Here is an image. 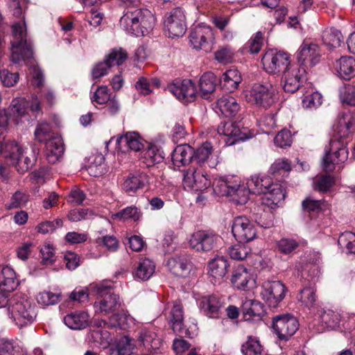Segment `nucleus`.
<instances>
[{
  "instance_id": "9b49d317",
  "label": "nucleus",
  "mask_w": 355,
  "mask_h": 355,
  "mask_svg": "<svg viewBox=\"0 0 355 355\" xmlns=\"http://www.w3.org/2000/svg\"><path fill=\"white\" fill-rule=\"evenodd\" d=\"M212 146L209 142H205L201 146L194 150L193 157L196 161V164L190 166L187 170L183 171L184 178H206L207 175L201 166L202 163L206 162L212 153Z\"/></svg>"
},
{
  "instance_id": "f257e3e1",
  "label": "nucleus",
  "mask_w": 355,
  "mask_h": 355,
  "mask_svg": "<svg viewBox=\"0 0 355 355\" xmlns=\"http://www.w3.org/2000/svg\"><path fill=\"white\" fill-rule=\"evenodd\" d=\"M220 192L230 197L236 205H245L250 193H263V204L273 208L285 198L282 185L277 179H240L232 182L227 179H218Z\"/></svg>"
},
{
  "instance_id": "58836bf2",
  "label": "nucleus",
  "mask_w": 355,
  "mask_h": 355,
  "mask_svg": "<svg viewBox=\"0 0 355 355\" xmlns=\"http://www.w3.org/2000/svg\"><path fill=\"white\" fill-rule=\"evenodd\" d=\"M155 265L152 260L148 258L141 259L134 273L135 278L142 281L148 280L155 272Z\"/></svg>"
},
{
  "instance_id": "ea45409f",
  "label": "nucleus",
  "mask_w": 355,
  "mask_h": 355,
  "mask_svg": "<svg viewBox=\"0 0 355 355\" xmlns=\"http://www.w3.org/2000/svg\"><path fill=\"white\" fill-rule=\"evenodd\" d=\"M172 322V327L175 332L180 334H184L185 336H190L188 330L184 331L183 329V311L182 306L179 304H174L171 312Z\"/></svg>"
},
{
  "instance_id": "37998d69",
  "label": "nucleus",
  "mask_w": 355,
  "mask_h": 355,
  "mask_svg": "<svg viewBox=\"0 0 355 355\" xmlns=\"http://www.w3.org/2000/svg\"><path fill=\"white\" fill-rule=\"evenodd\" d=\"M241 350L243 355H261L263 348L257 338L250 336L242 345Z\"/></svg>"
},
{
  "instance_id": "7c9ffc66",
  "label": "nucleus",
  "mask_w": 355,
  "mask_h": 355,
  "mask_svg": "<svg viewBox=\"0 0 355 355\" xmlns=\"http://www.w3.org/2000/svg\"><path fill=\"white\" fill-rule=\"evenodd\" d=\"M164 157L162 155L161 152L156 146H152L145 152L144 155V162L146 164L147 167L150 168V175L159 176V175L156 172L159 173L157 170L158 167L155 166L156 164H160L163 162ZM146 177H149L150 175L146 174Z\"/></svg>"
},
{
  "instance_id": "20e7f679",
  "label": "nucleus",
  "mask_w": 355,
  "mask_h": 355,
  "mask_svg": "<svg viewBox=\"0 0 355 355\" xmlns=\"http://www.w3.org/2000/svg\"><path fill=\"white\" fill-rule=\"evenodd\" d=\"M10 318L19 328L31 324L37 317V306L27 299H12L8 308Z\"/></svg>"
},
{
  "instance_id": "9d476101",
  "label": "nucleus",
  "mask_w": 355,
  "mask_h": 355,
  "mask_svg": "<svg viewBox=\"0 0 355 355\" xmlns=\"http://www.w3.org/2000/svg\"><path fill=\"white\" fill-rule=\"evenodd\" d=\"M189 40L194 49L210 51L214 44V31L209 26L198 25L191 30Z\"/></svg>"
},
{
  "instance_id": "13d9d810",
  "label": "nucleus",
  "mask_w": 355,
  "mask_h": 355,
  "mask_svg": "<svg viewBox=\"0 0 355 355\" xmlns=\"http://www.w3.org/2000/svg\"><path fill=\"white\" fill-rule=\"evenodd\" d=\"M113 219H119L125 220L128 219H133L137 220L139 218V214L137 211V208L135 207H128L118 213L112 215Z\"/></svg>"
},
{
  "instance_id": "5701e85b",
  "label": "nucleus",
  "mask_w": 355,
  "mask_h": 355,
  "mask_svg": "<svg viewBox=\"0 0 355 355\" xmlns=\"http://www.w3.org/2000/svg\"><path fill=\"white\" fill-rule=\"evenodd\" d=\"M320 49L318 44L303 43L297 55V59L302 64L309 63L314 65L319 62Z\"/></svg>"
},
{
  "instance_id": "c9c22d12",
  "label": "nucleus",
  "mask_w": 355,
  "mask_h": 355,
  "mask_svg": "<svg viewBox=\"0 0 355 355\" xmlns=\"http://www.w3.org/2000/svg\"><path fill=\"white\" fill-rule=\"evenodd\" d=\"M241 80L240 72L236 69H231L223 74L220 83L226 92L231 93L238 88Z\"/></svg>"
},
{
  "instance_id": "0e129e2a",
  "label": "nucleus",
  "mask_w": 355,
  "mask_h": 355,
  "mask_svg": "<svg viewBox=\"0 0 355 355\" xmlns=\"http://www.w3.org/2000/svg\"><path fill=\"white\" fill-rule=\"evenodd\" d=\"M214 56L217 61L225 64L232 62L234 58V53L230 48L223 46L215 52Z\"/></svg>"
},
{
  "instance_id": "09e8293b",
  "label": "nucleus",
  "mask_w": 355,
  "mask_h": 355,
  "mask_svg": "<svg viewBox=\"0 0 355 355\" xmlns=\"http://www.w3.org/2000/svg\"><path fill=\"white\" fill-rule=\"evenodd\" d=\"M291 170V162L286 158L276 159L270 167V173L272 175H279L282 172H290Z\"/></svg>"
},
{
  "instance_id": "680f3d73",
  "label": "nucleus",
  "mask_w": 355,
  "mask_h": 355,
  "mask_svg": "<svg viewBox=\"0 0 355 355\" xmlns=\"http://www.w3.org/2000/svg\"><path fill=\"white\" fill-rule=\"evenodd\" d=\"M322 322L329 327H333L340 321L339 315L332 310L322 311L319 315Z\"/></svg>"
},
{
  "instance_id": "f8f14e48",
  "label": "nucleus",
  "mask_w": 355,
  "mask_h": 355,
  "mask_svg": "<svg viewBox=\"0 0 355 355\" xmlns=\"http://www.w3.org/2000/svg\"><path fill=\"white\" fill-rule=\"evenodd\" d=\"M287 288L280 281H268L262 285L261 295L270 307L276 308L285 297Z\"/></svg>"
},
{
  "instance_id": "dca6fc26",
  "label": "nucleus",
  "mask_w": 355,
  "mask_h": 355,
  "mask_svg": "<svg viewBox=\"0 0 355 355\" xmlns=\"http://www.w3.org/2000/svg\"><path fill=\"white\" fill-rule=\"evenodd\" d=\"M305 69L297 66L290 68L282 74V83L286 92L295 93L302 85L304 79Z\"/></svg>"
},
{
  "instance_id": "603ef678",
  "label": "nucleus",
  "mask_w": 355,
  "mask_h": 355,
  "mask_svg": "<svg viewBox=\"0 0 355 355\" xmlns=\"http://www.w3.org/2000/svg\"><path fill=\"white\" fill-rule=\"evenodd\" d=\"M60 294L51 291H42L37 296V302L42 306H50L57 304L60 301Z\"/></svg>"
},
{
  "instance_id": "39448f33",
  "label": "nucleus",
  "mask_w": 355,
  "mask_h": 355,
  "mask_svg": "<svg viewBox=\"0 0 355 355\" xmlns=\"http://www.w3.org/2000/svg\"><path fill=\"white\" fill-rule=\"evenodd\" d=\"M12 61L17 63L21 60L31 59L33 55L32 43L27 40L26 33L24 31L23 26L19 24H16L12 26Z\"/></svg>"
},
{
  "instance_id": "1a4fd4ad",
  "label": "nucleus",
  "mask_w": 355,
  "mask_h": 355,
  "mask_svg": "<svg viewBox=\"0 0 355 355\" xmlns=\"http://www.w3.org/2000/svg\"><path fill=\"white\" fill-rule=\"evenodd\" d=\"M275 89L271 84L254 83L246 98L250 102L268 108L275 102Z\"/></svg>"
},
{
  "instance_id": "4c0bfd02",
  "label": "nucleus",
  "mask_w": 355,
  "mask_h": 355,
  "mask_svg": "<svg viewBox=\"0 0 355 355\" xmlns=\"http://www.w3.org/2000/svg\"><path fill=\"white\" fill-rule=\"evenodd\" d=\"M217 77L211 72L205 73L199 80L200 93L204 98H207L216 88Z\"/></svg>"
},
{
  "instance_id": "a211bd4d",
  "label": "nucleus",
  "mask_w": 355,
  "mask_h": 355,
  "mask_svg": "<svg viewBox=\"0 0 355 355\" xmlns=\"http://www.w3.org/2000/svg\"><path fill=\"white\" fill-rule=\"evenodd\" d=\"M116 147L122 153L131 150L139 151L144 146V139L137 132H127L118 135L116 139Z\"/></svg>"
},
{
  "instance_id": "f03ea898",
  "label": "nucleus",
  "mask_w": 355,
  "mask_h": 355,
  "mask_svg": "<svg viewBox=\"0 0 355 355\" xmlns=\"http://www.w3.org/2000/svg\"><path fill=\"white\" fill-rule=\"evenodd\" d=\"M4 137L0 134V155L4 150L6 157L10 161L20 174H24L36 160L34 153L24 151L15 141H10L4 144Z\"/></svg>"
},
{
  "instance_id": "bb28decb",
  "label": "nucleus",
  "mask_w": 355,
  "mask_h": 355,
  "mask_svg": "<svg viewBox=\"0 0 355 355\" xmlns=\"http://www.w3.org/2000/svg\"><path fill=\"white\" fill-rule=\"evenodd\" d=\"M64 150V144L60 137L56 135L46 141V156L49 162H56L63 155Z\"/></svg>"
},
{
  "instance_id": "c03bdc74",
  "label": "nucleus",
  "mask_w": 355,
  "mask_h": 355,
  "mask_svg": "<svg viewBox=\"0 0 355 355\" xmlns=\"http://www.w3.org/2000/svg\"><path fill=\"white\" fill-rule=\"evenodd\" d=\"M209 179H183L182 185L188 191H203L211 186Z\"/></svg>"
},
{
  "instance_id": "e2e57ef3",
  "label": "nucleus",
  "mask_w": 355,
  "mask_h": 355,
  "mask_svg": "<svg viewBox=\"0 0 355 355\" xmlns=\"http://www.w3.org/2000/svg\"><path fill=\"white\" fill-rule=\"evenodd\" d=\"M274 143L277 146L280 148L291 146L292 144V136L291 132L286 129L279 131L274 139Z\"/></svg>"
},
{
  "instance_id": "0eeeda50",
  "label": "nucleus",
  "mask_w": 355,
  "mask_h": 355,
  "mask_svg": "<svg viewBox=\"0 0 355 355\" xmlns=\"http://www.w3.org/2000/svg\"><path fill=\"white\" fill-rule=\"evenodd\" d=\"M222 241L217 234L207 230H198L189 238V247L198 252H207L216 248Z\"/></svg>"
},
{
  "instance_id": "ddd939ff",
  "label": "nucleus",
  "mask_w": 355,
  "mask_h": 355,
  "mask_svg": "<svg viewBox=\"0 0 355 355\" xmlns=\"http://www.w3.org/2000/svg\"><path fill=\"white\" fill-rule=\"evenodd\" d=\"M186 17L181 8H175L168 12L164 20V26L169 37L182 36L187 30Z\"/></svg>"
},
{
  "instance_id": "f704fd0d",
  "label": "nucleus",
  "mask_w": 355,
  "mask_h": 355,
  "mask_svg": "<svg viewBox=\"0 0 355 355\" xmlns=\"http://www.w3.org/2000/svg\"><path fill=\"white\" fill-rule=\"evenodd\" d=\"M251 279V274L246 268L242 265H239L234 268L231 282L238 289L245 290L248 288V284Z\"/></svg>"
},
{
  "instance_id": "b1692460",
  "label": "nucleus",
  "mask_w": 355,
  "mask_h": 355,
  "mask_svg": "<svg viewBox=\"0 0 355 355\" xmlns=\"http://www.w3.org/2000/svg\"><path fill=\"white\" fill-rule=\"evenodd\" d=\"M241 312L245 320H260L265 311L263 305L259 301L245 299L241 307Z\"/></svg>"
},
{
  "instance_id": "79ce46f5",
  "label": "nucleus",
  "mask_w": 355,
  "mask_h": 355,
  "mask_svg": "<svg viewBox=\"0 0 355 355\" xmlns=\"http://www.w3.org/2000/svg\"><path fill=\"white\" fill-rule=\"evenodd\" d=\"M322 41L328 48L334 49L339 47L343 42V37L340 31L332 28L323 32Z\"/></svg>"
},
{
  "instance_id": "a878e982",
  "label": "nucleus",
  "mask_w": 355,
  "mask_h": 355,
  "mask_svg": "<svg viewBox=\"0 0 355 355\" xmlns=\"http://www.w3.org/2000/svg\"><path fill=\"white\" fill-rule=\"evenodd\" d=\"M64 324L73 330H80L89 325V315L83 311L71 312L64 317Z\"/></svg>"
},
{
  "instance_id": "4d7b16f0",
  "label": "nucleus",
  "mask_w": 355,
  "mask_h": 355,
  "mask_svg": "<svg viewBox=\"0 0 355 355\" xmlns=\"http://www.w3.org/2000/svg\"><path fill=\"white\" fill-rule=\"evenodd\" d=\"M340 97L343 103L349 105H355V85H345L340 90Z\"/></svg>"
},
{
  "instance_id": "4be33fe9",
  "label": "nucleus",
  "mask_w": 355,
  "mask_h": 355,
  "mask_svg": "<svg viewBox=\"0 0 355 355\" xmlns=\"http://www.w3.org/2000/svg\"><path fill=\"white\" fill-rule=\"evenodd\" d=\"M200 310L209 318H217L223 306L221 299L216 295L204 296L199 299Z\"/></svg>"
},
{
  "instance_id": "774afa93",
  "label": "nucleus",
  "mask_w": 355,
  "mask_h": 355,
  "mask_svg": "<svg viewBox=\"0 0 355 355\" xmlns=\"http://www.w3.org/2000/svg\"><path fill=\"white\" fill-rule=\"evenodd\" d=\"M0 79L4 86L12 87L18 81L19 75L17 73H10L8 69H3L0 71Z\"/></svg>"
},
{
  "instance_id": "69168bd1",
  "label": "nucleus",
  "mask_w": 355,
  "mask_h": 355,
  "mask_svg": "<svg viewBox=\"0 0 355 355\" xmlns=\"http://www.w3.org/2000/svg\"><path fill=\"white\" fill-rule=\"evenodd\" d=\"M112 66L107 62L105 58L103 61L97 62L92 70V76L94 80L98 79L108 73L109 69Z\"/></svg>"
},
{
  "instance_id": "338daca9",
  "label": "nucleus",
  "mask_w": 355,
  "mask_h": 355,
  "mask_svg": "<svg viewBox=\"0 0 355 355\" xmlns=\"http://www.w3.org/2000/svg\"><path fill=\"white\" fill-rule=\"evenodd\" d=\"M322 103V96L318 92H313L304 96L302 100L303 107L306 108H314Z\"/></svg>"
},
{
  "instance_id": "49530a36",
  "label": "nucleus",
  "mask_w": 355,
  "mask_h": 355,
  "mask_svg": "<svg viewBox=\"0 0 355 355\" xmlns=\"http://www.w3.org/2000/svg\"><path fill=\"white\" fill-rule=\"evenodd\" d=\"M316 298L315 289L313 286L304 287L298 295V300L309 308L315 305Z\"/></svg>"
},
{
  "instance_id": "473e14b6",
  "label": "nucleus",
  "mask_w": 355,
  "mask_h": 355,
  "mask_svg": "<svg viewBox=\"0 0 355 355\" xmlns=\"http://www.w3.org/2000/svg\"><path fill=\"white\" fill-rule=\"evenodd\" d=\"M141 16L138 17L139 31L135 33V36H144L148 34L153 28L155 19L152 12L148 9H139Z\"/></svg>"
},
{
  "instance_id": "412c9836",
  "label": "nucleus",
  "mask_w": 355,
  "mask_h": 355,
  "mask_svg": "<svg viewBox=\"0 0 355 355\" xmlns=\"http://www.w3.org/2000/svg\"><path fill=\"white\" fill-rule=\"evenodd\" d=\"M167 266L173 275L180 277L188 276L193 268L192 263L184 255L175 256L168 259Z\"/></svg>"
},
{
  "instance_id": "f3484780",
  "label": "nucleus",
  "mask_w": 355,
  "mask_h": 355,
  "mask_svg": "<svg viewBox=\"0 0 355 355\" xmlns=\"http://www.w3.org/2000/svg\"><path fill=\"white\" fill-rule=\"evenodd\" d=\"M171 92L184 103L193 102L196 98V88L191 80L177 82L170 87Z\"/></svg>"
},
{
  "instance_id": "aec40b11",
  "label": "nucleus",
  "mask_w": 355,
  "mask_h": 355,
  "mask_svg": "<svg viewBox=\"0 0 355 355\" xmlns=\"http://www.w3.org/2000/svg\"><path fill=\"white\" fill-rule=\"evenodd\" d=\"M139 9L140 8L135 6H127L119 21L121 27L128 33L134 35H135V33H138L139 30L137 24L138 17L141 16Z\"/></svg>"
},
{
  "instance_id": "6e6552de",
  "label": "nucleus",
  "mask_w": 355,
  "mask_h": 355,
  "mask_svg": "<svg viewBox=\"0 0 355 355\" xmlns=\"http://www.w3.org/2000/svg\"><path fill=\"white\" fill-rule=\"evenodd\" d=\"M261 62L263 69L270 74H282L288 69L291 64L290 55L284 51L274 52L268 51L262 57Z\"/></svg>"
},
{
  "instance_id": "c756f323",
  "label": "nucleus",
  "mask_w": 355,
  "mask_h": 355,
  "mask_svg": "<svg viewBox=\"0 0 355 355\" xmlns=\"http://www.w3.org/2000/svg\"><path fill=\"white\" fill-rule=\"evenodd\" d=\"M335 69L340 78L349 80L355 76V60L351 56H342L336 60Z\"/></svg>"
},
{
  "instance_id": "7ed1b4c3",
  "label": "nucleus",
  "mask_w": 355,
  "mask_h": 355,
  "mask_svg": "<svg viewBox=\"0 0 355 355\" xmlns=\"http://www.w3.org/2000/svg\"><path fill=\"white\" fill-rule=\"evenodd\" d=\"M90 289L99 295V298L94 304L95 313L105 315L114 312L120 307V298L113 292L108 282L91 284Z\"/></svg>"
},
{
  "instance_id": "5fc2aeb1",
  "label": "nucleus",
  "mask_w": 355,
  "mask_h": 355,
  "mask_svg": "<svg viewBox=\"0 0 355 355\" xmlns=\"http://www.w3.org/2000/svg\"><path fill=\"white\" fill-rule=\"evenodd\" d=\"M298 245V243L295 239L284 238L277 242L276 246L280 253L288 254L293 252Z\"/></svg>"
},
{
  "instance_id": "72a5a7b5",
  "label": "nucleus",
  "mask_w": 355,
  "mask_h": 355,
  "mask_svg": "<svg viewBox=\"0 0 355 355\" xmlns=\"http://www.w3.org/2000/svg\"><path fill=\"white\" fill-rule=\"evenodd\" d=\"M280 203L275 205L273 208L268 207L261 202V205H258L254 208V220L262 227L269 228L273 225V216L270 211L274 209Z\"/></svg>"
},
{
  "instance_id": "3c124183",
  "label": "nucleus",
  "mask_w": 355,
  "mask_h": 355,
  "mask_svg": "<svg viewBox=\"0 0 355 355\" xmlns=\"http://www.w3.org/2000/svg\"><path fill=\"white\" fill-rule=\"evenodd\" d=\"M250 249L245 245L238 243L228 250L230 257L235 260H244L250 253Z\"/></svg>"
},
{
  "instance_id": "c85d7f7f",
  "label": "nucleus",
  "mask_w": 355,
  "mask_h": 355,
  "mask_svg": "<svg viewBox=\"0 0 355 355\" xmlns=\"http://www.w3.org/2000/svg\"><path fill=\"white\" fill-rule=\"evenodd\" d=\"M18 284L16 273L11 267L6 266L0 269V288L3 292H12Z\"/></svg>"
},
{
  "instance_id": "e433bc0d",
  "label": "nucleus",
  "mask_w": 355,
  "mask_h": 355,
  "mask_svg": "<svg viewBox=\"0 0 355 355\" xmlns=\"http://www.w3.org/2000/svg\"><path fill=\"white\" fill-rule=\"evenodd\" d=\"M27 107L28 103L24 99H15L12 101L8 110L15 124L21 123L23 118L27 119Z\"/></svg>"
},
{
  "instance_id": "a18cd8bd",
  "label": "nucleus",
  "mask_w": 355,
  "mask_h": 355,
  "mask_svg": "<svg viewBox=\"0 0 355 355\" xmlns=\"http://www.w3.org/2000/svg\"><path fill=\"white\" fill-rule=\"evenodd\" d=\"M105 58L112 67L119 66L127 60L128 53L122 48H115L112 49Z\"/></svg>"
},
{
  "instance_id": "2f4dec72",
  "label": "nucleus",
  "mask_w": 355,
  "mask_h": 355,
  "mask_svg": "<svg viewBox=\"0 0 355 355\" xmlns=\"http://www.w3.org/2000/svg\"><path fill=\"white\" fill-rule=\"evenodd\" d=\"M216 110L226 117H233L240 110V106L232 96H223L216 103Z\"/></svg>"
},
{
  "instance_id": "864d4df0",
  "label": "nucleus",
  "mask_w": 355,
  "mask_h": 355,
  "mask_svg": "<svg viewBox=\"0 0 355 355\" xmlns=\"http://www.w3.org/2000/svg\"><path fill=\"white\" fill-rule=\"evenodd\" d=\"M63 225V221L62 219L57 218L53 221H44L39 223L35 227V230L37 232L46 234L52 233L54 230H55L58 227H61Z\"/></svg>"
},
{
  "instance_id": "393cba45",
  "label": "nucleus",
  "mask_w": 355,
  "mask_h": 355,
  "mask_svg": "<svg viewBox=\"0 0 355 355\" xmlns=\"http://www.w3.org/2000/svg\"><path fill=\"white\" fill-rule=\"evenodd\" d=\"M218 132L228 137L230 145L235 144L237 141H243L248 138L246 134L243 132L240 128L233 122H221L218 127Z\"/></svg>"
},
{
  "instance_id": "a19ab883",
  "label": "nucleus",
  "mask_w": 355,
  "mask_h": 355,
  "mask_svg": "<svg viewBox=\"0 0 355 355\" xmlns=\"http://www.w3.org/2000/svg\"><path fill=\"white\" fill-rule=\"evenodd\" d=\"M139 340L148 349H158L162 345L161 339L150 330L143 329L139 333Z\"/></svg>"
},
{
  "instance_id": "423d86ee",
  "label": "nucleus",
  "mask_w": 355,
  "mask_h": 355,
  "mask_svg": "<svg viewBox=\"0 0 355 355\" xmlns=\"http://www.w3.org/2000/svg\"><path fill=\"white\" fill-rule=\"evenodd\" d=\"M347 157L348 150L344 139L332 138L322 160L324 171L327 173L334 171L335 165L344 162L347 160Z\"/></svg>"
},
{
  "instance_id": "6e6d98bb",
  "label": "nucleus",
  "mask_w": 355,
  "mask_h": 355,
  "mask_svg": "<svg viewBox=\"0 0 355 355\" xmlns=\"http://www.w3.org/2000/svg\"><path fill=\"white\" fill-rule=\"evenodd\" d=\"M338 244L345 247L349 253L355 254V234L351 232L343 233L338 238Z\"/></svg>"
},
{
  "instance_id": "8fccbe9b",
  "label": "nucleus",
  "mask_w": 355,
  "mask_h": 355,
  "mask_svg": "<svg viewBox=\"0 0 355 355\" xmlns=\"http://www.w3.org/2000/svg\"><path fill=\"white\" fill-rule=\"evenodd\" d=\"M94 216V212L88 208H80L71 210L67 218L72 222H78L83 220H88Z\"/></svg>"
},
{
  "instance_id": "cd10ccee",
  "label": "nucleus",
  "mask_w": 355,
  "mask_h": 355,
  "mask_svg": "<svg viewBox=\"0 0 355 355\" xmlns=\"http://www.w3.org/2000/svg\"><path fill=\"white\" fill-rule=\"evenodd\" d=\"M194 149L187 144L179 145L172 153V162L175 166L180 167L189 164L193 157Z\"/></svg>"
},
{
  "instance_id": "de8ad7c7",
  "label": "nucleus",
  "mask_w": 355,
  "mask_h": 355,
  "mask_svg": "<svg viewBox=\"0 0 355 355\" xmlns=\"http://www.w3.org/2000/svg\"><path fill=\"white\" fill-rule=\"evenodd\" d=\"M35 139L39 142H46L51 137H53V133L51 126L46 122H41L39 123L35 130Z\"/></svg>"
},
{
  "instance_id": "4468645a",
  "label": "nucleus",
  "mask_w": 355,
  "mask_h": 355,
  "mask_svg": "<svg viewBox=\"0 0 355 355\" xmlns=\"http://www.w3.org/2000/svg\"><path fill=\"white\" fill-rule=\"evenodd\" d=\"M272 327L281 340H288L298 329L299 323L291 314L279 315L272 320Z\"/></svg>"
},
{
  "instance_id": "2eb2a0df",
  "label": "nucleus",
  "mask_w": 355,
  "mask_h": 355,
  "mask_svg": "<svg viewBox=\"0 0 355 355\" xmlns=\"http://www.w3.org/2000/svg\"><path fill=\"white\" fill-rule=\"evenodd\" d=\"M232 232L239 243L249 242L257 236L254 224L245 216H238L234 219Z\"/></svg>"
},
{
  "instance_id": "bf43d9fd",
  "label": "nucleus",
  "mask_w": 355,
  "mask_h": 355,
  "mask_svg": "<svg viewBox=\"0 0 355 355\" xmlns=\"http://www.w3.org/2000/svg\"><path fill=\"white\" fill-rule=\"evenodd\" d=\"M111 98L107 86H99L91 98L92 102L103 105L107 103Z\"/></svg>"
},
{
  "instance_id": "6ab92c4d",
  "label": "nucleus",
  "mask_w": 355,
  "mask_h": 355,
  "mask_svg": "<svg viewBox=\"0 0 355 355\" xmlns=\"http://www.w3.org/2000/svg\"><path fill=\"white\" fill-rule=\"evenodd\" d=\"M230 265L227 259L223 256H216L208 263V274L214 284H220L227 273Z\"/></svg>"
},
{
  "instance_id": "052dcab7",
  "label": "nucleus",
  "mask_w": 355,
  "mask_h": 355,
  "mask_svg": "<svg viewBox=\"0 0 355 355\" xmlns=\"http://www.w3.org/2000/svg\"><path fill=\"white\" fill-rule=\"evenodd\" d=\"M29 200V196L25 193L17 191L12 196L10 202L8 205V208L15 209L26 206Z\"/></svg>"
}]
</instances>
